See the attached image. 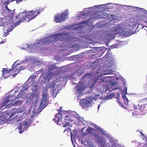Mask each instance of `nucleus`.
Here are the masks:
<instances>
[{
	"instance_id": "nucleus-1",
	"label": "nucleus",
	"mask_w": 147,
	"mask_h": 147,
	"mask_svg": "<svg viewBox=\"0 0 147 147\" xmlns=\"http://www.w3.org/2000/svg\"><path fill=\"white\" fill-rule=\"evenodd\" d=\"M95 127L98 129L97 131L102 136L100 137L98 134L95 135V138L98 140L100 147H124L119 144L117 140L103 129L97 126Z\"/></svg>"
},
{
	"instance_id": "nucleus-2",
	"label": "nucleus",
	"mask_w": 147,
	"mask_h": 147,
	"mask_svg": "<svg viewBox=\"0 0 147 147\" xmlns=\"http://www.w3.org/2000/svg\"><path fill=\"white\" fill-rule=\"evenodd\" d=\"M42 11V9L36 10L34 11H31L30 12V13L28 15L26 11H25L18 16H16L15 20L18 25L19 24L20 22H23L25 21L29 22L31 20L35 18Z\"/></svg>"
},
{
	"instance_id": "nucleus-3",
	"label": "nucleus",
	"mask_w": 147,
	"mask_h": 147,
	"mask_svg": "<svg viewBox=\"0 0 147 147\" xmlns=\"http://www.w3.org/2000/svg\"><path fill=\"white\" fill-rule=\"evenodd\" d=\"M68 36L66 33H61L58 34H55L51 36H47L43 40H40L38 44L40 45H47L49 43H53L54 42L59 40L63 41L66 40L67 41Z\"/></svg>"
},
{
	"instance_id": "nucleus-4",
	"label": "nucleus",
	"mask_w": 147,
	"mask_h": 147,
	"mask_svg": "<svg viewBox=\"0 0 147 147\" xmlns=\"http://www.w3.org/2000/svg\"><path fill=\"white\" fill-rule=\"evenodd\" d=\"M17 124L19 133L21 134L26 131L33 122V120H0V125L7 123H12V121Z\"/></svg>"
},
{
	"instance_id": "nucleus-5",
	"label": "nucleus",
	"mask_w": 147,
	"mask_h": 147,
	"mask_svg": "<svg viewBox=\"0 0 147 147\" xmlns=\"http://www.w3.org/2000/svg\"><path fill=\"white\" fill-rule=\"evenodd\" d=\"M74 116L76 119H84L83 117H80L78 114H76L74 115L71 113L66 111L61 114L60 112H59L55 115L54 118L53 119H71L72 117Z\"/></svg>"
},
{
	"instance_id": "nucleus-6",
	"label": "nucleus",
	"mask_w": 147,
	"mask_h": 147,
	"mask_svg": "<svg viewBox=\"0 0 147 147\" xmlns=\"http://www.w3.org/2000/svg\"><path fill=\"white\" fill-rule=\"evenodd\" d=\"M93 98L91 96L82 99L80 101V105L83 109L88 108L92 106L91 104L93 102Z\"/></svg>"
},
{
	"instance_id": "nucleus-7",
	"label": "nucleus",
	"mask_w": 147,
	"mask_h": 147,
	"mask_svg": "<svg viewBox=\"0 0 147 147\" xmlns=\"http://www.w3.org/2000/svg\"><path fill=\"white\" fill-rule=\"evenodd\" d=\"M67 9L65 11L64 13L61 14L58 13L54 16V20L56 23H61L65 21L67 19V16L68 13Z\"/></svg>"
},
{
	"instance_id": "nucleus-8",
	"label": "nucleus",
	"mask_w": 147,
	"mask_h": 147,
	"mask_svg": "<svg viewBox=\"0 0 147 147\" xmlns=\"http://www.w3.org/2000/svg\"><path fill=\"white\" fill-rule=\"evenodd\" d=\"M15 94L14 95L13 94H10L5 99V101L2 103V105H3V106L6 105L11 100V101L10 102H11V103L10 104V105H9V106H11V105H12L13 102H14L16 99V97L15 96Z\"/></svg>"
},
{
	"instance_id": "nucleus-9",
	"label": "nucleus",
	"mask_w": 147,
	"mask_h": 147,
	"mask_svg": "<svg viewBox=\"0 0 147 147\" xmlns=\"http://www.w3.org/2000/svg\"><path fill=\"white\" fill-rule=\"evenodd\" d=\"M47 92L43 93L42 95V99L40 102V106L41 108H44L47 105L48 98L47 97Z\"/></svg>"
},
{
	"instance_id": "nucleus-10",
	"label": "nucleus",
	"mask_w": 147,
	"mask_h": 147,
	"mask_svg": "<svg viewBox=\"0 0 147 147\" xmlns=\"http://www.w3.org/2000/svg\"><path fill=\"white\" fill-rule=\"evenodd\" d=\"M142 130L139 131L141 134V138L146 142L145 143H141L138 145V147H147V134L145 135L143 133Z\"/></svg>"
},
{
	"instance_id": "nucleus-11",
	"label": "nucleus",
	"mask_w": 147,
	"mask_h": 147,
	"mask_svg": "<svg viewBox=\"0 0 147 147\" xmlns=\"http://www.w3.org/2000/svg\"><path fill=\"white\" fill-rule=\"evenodd\" d=\"M57 125H62L63 127H66L68 126L69 122L68 120H65V121H62V120H53Z\"/></svg>"
},
{
	"instance_id": "nucleus-12",
	"label": "nucleus",
	"mask_w": 147,
	"mask_h": 147,
	"mask_svg": "<svg viewBox=\"0 0 147 147\" xmlns=\"http://www.w3.org/2000/svg\"><path fill=\"white\" fill-rule=\"evenodd\" d=\"M127 88L126 87L125 85V89L122 92L121 94L125 104L127 105H128V103L129 102V100L128 98L126 96V94H127Z\"/></svg>"
},
{
	"instance_id": "nucleus-13",
	"label": "nucleus",
	"mask_w": 147,
	"mask_h": 147,
	"mask_svg": "<svg viewBox=\"0 0 147 147\" xmlns=\"http://www.w3.org/2000/svg\"><path fill=\"white\" fill-rule=\"evenodd\" d=\"M138 109L141 112V114L144 115L146 113L147 111V104L141 105L140 106H139Z\"/></svg>"
},
{
	"instance_id": "nucleus-14",
	"label": "nucleus",
	"mask_w": 147,
	"mask_h": 147,
	"mask_svg": "<svg viewBox=\"0 0 147 147\" xmlns=\"http://www.w3.org/2000/svg\"><path fill=\"white\" fill-rule=\"evenodd\" d=\"M108 16H109L108 14L107 13H101L100 14H99V13H96L94 15V18L96 19L105 18H107Z\"/></svg>"
},
{
	"instance_id": "nucleus-15",
	"label": "nucleus",
	"mask_w": 147,
	"mask_h": 147,
	"mask_svg": "<svg viewBox=\"0 0 147 147\" xmlns=\"http://www.w3.org/2000/svg\"><path fill=\"white\" fill-rule=\"evenodd\" d=\"M6 68H3L2 76L4 78H7L10 76L9 73L11 72V69L7 70Z\"/></svg>"
},
{
	"instance_id": "nucleus-16",
	"label": "nucleus",
	"mask_w": 147,
	"mask_h": 147,
	"mask_svg": "<svg viewBox=\"0 0 147 147\" xmlns=\"http://www.w3.org/2000/svg\"><path fill=\"white\" fill-rule=\"evenodd\" d=\"M20 64H16V65H13L12 66V68L10 69H11V71H13V72H18L17 74H13V76H15L16 74H17L19 72V66Z\"/></svg>"
},
{
	"instance_id": "nucleus-17",
	"label": "nucleus",
	"mask_w": 147,
	"mask_h": 147,
	"mask_svg": "<svg viewBox=\"0 0 147 147\" xmlns=\"http://www.w3.org/2000/svg\"><path fill=\"white\" fill-rule=\"evenodd\" d=\"M22 100H16L15 102V103L13 104H12V105H11V106L13 105L16 106H19L22 104Z\"/></svg>"
},
{
	"instance_id": "nucleus-18",
	"label": "nucleus",
	"mask_w": 147,
	"mask_h": 147,
	"mask_svg": "<svg viewBox=\"0 0 147 147\" xmlns=\"http://www.w3.org/2000/svg\"><path fill=\"white\" fill-rule=\"evenodd\" d=\"M94 131V129L92 127H89L86 130V132L87 134H91L93 133Z\"/></svg>"
},
{
	"instance_id": "nucleus-19",
	"label": "nucleus",
	"mask_w": 147,
	"mask_h": 147,
	"mask_svg": "<svg viewBox=\"0 0 147 147\" xmlns=\"http://www.w3.org/2000/svg\"><path fill=\"white\" fill-rule=\"evenodd\" d=\"M91 76V74L90 73H87L84 75L82 78L83 79H85V80L88 79L90 78Z\"/></svg>"
},
{
	"instance_id": "nucleus-20",
	"label": "nucleus",
	"mask_w": 147,
	"mask_h": 147,
	"mask_svg": "<svg viewBox=\"0 0 147 147\" xmlns=\"http://www.w3.org/2000/svg\"><path fill=\"white\" fill-rule=\"evenodd\" d=\"M13 110H14V111H13L11 114V116L9 118V119L14 115L16 113H18V109L16 108L13 109Z\"/></svg>"
},
{
	"instance_id": "nucleus-21",
	"label": "nucleus",
	"mask_w": 147,
	"mask_h": 147,
	"mask_svg": "<svg viewBox=\"0 0 147 147\" xmlns=\"http://www.w3.org/2000/svg\"><path fill=\"white\" fill-rule=\"evenodd\" d=\"M114 96V94H110L108 96H106L105 98V99L106 100H108L109 99H110L112 98V97Z\"/></svg>"
},
{
	"instance_id": "nucleus-22",
	"label": "nucleus",
	"mask_w": 147,
	"mask_h": 147,
	"mask_svg": "<svg viewBox=\"0 0 147 147\" xmlns=\"http://www.w3.org/2000/svg\"><path fill=\"white\" fill-rule=\"evenodd\" d=\"M28 87L27 85H26L25 86H24L23 87L22 89V91L23 92V91L25 90H28Z\"/></svg>"
},
{
	"instance_id": "nucleus-23",
	"label": "nucleus",
	"mask_w": 147,
	"mask_h": 147,
	"mask_svg": "<svg viewBox=\"0 0 147 147\" xmlns=\"http://www.w3.org/2000/svg\"><path fill=\"white\" fill-rule=\"evenodd\" d=\"M21 116L20 115H18L16 116L12 119H22Z\"/></svg>"
},
{
	"instance_id": "nucleus-24",
	"label": "nucleus",
	"mask_w": 147,
	"mask_h": 147,
	"mask_svg": "<svg viewBox=\"0 0 147 147\" xmlns=\"http://www.w3.org/2000/svg\"><path fill=\"white\" fill-rule=\"evenodd\" d=\"M55 86V84L52 82L49 84V88H53Z\"/></svg>"
},
{
	"instance_id": "nucleus-25",
	"label": "nucleus",
	"mask_w": 147,
	"mask_h": 147,
	"mask_svg": "<svg viewBox=\"0 0 147 147\" xmlns=\"http://www.w3.org/2000/svg\"><path fill=\"white\" fill-rule=\"evenodd\" d=\"M117 96H118V98L117 99V101L118 102V103L119 104V105H121V102H120V99L119 98V93L118 92L117 94Z\"/></svg>"
},
{
	"instance_id": "nucleus-26",
	"label": "nucleus",
	"mask_w": 147,
	"mask_h": 147,
	"mask_svg": "<svg viewBox=\"0 0 147 147\" xmlns=\"http://www.w3.org/2000/svg\"><path fill=\"white\" fill-rule=\"evenodd\" d=\"M22 93H19L16 96V97L15 96L16 98H16H19L20 97H22Z\"/></svg>"
},
{
	"instance_id": "nucleus-27",
	"label": "nucleus",
	"mask_w": 147,
	"mask_h": 147,
	"mask_svg": "<svg viewBox=\"0 0 147 147\" xmlns=\"http://www.w3.org/2000/svg\"><path fill=\"white\" fill-rule=\"evenodd\" d=\"M19 72L20 71L23 70L24 69V66H19Z\"/></svg>"
},
{
	"instance_id": "nucleus-28",
	"label": "nucleus",
	"mask_w": 147,
	"mask_h": 147,
	"mask_svg": "<svg viewBox=\"0 0 147 147\" xmlns=\"http://www.w3.org/2000/svg\"><path fill=\"white\" fill-rule=\"evenodd\" d=\"M38 86L36 85H35L34 86V88L33 89V90H36L38 89Z\"/></svg>"
},
{
	"instance_id": "nucleus-29",
	"label": "nucleus",
	"mask_w": 147,
	"mask_h": 147,
	"mask_svg": "<svg viewBox=\"0 0 147 147\" xmlns=\"http://www.w3.org/2000/svg\"><path fill=\"white\" fill-rule=\"evenodd\" d=\"M77 87L78 88L77 90H78L81 91L82 89V88H80V87H79L78 86H77Z\"/></svg>"
},
{
	"instance_id": "nucleus-30",
	"label": "nucleus",
	"mask_w": 147,
	"mask_h": 147,
	"mask_svg": "<svg viewBox=\"0 0 147 147\" xmlns=\"http://www.w3.org/2000/svg\"><path fill=\"white\" fill-rule=\"evenodd\" d=\"M22 0H16V3H18L22 1Z\"/></svg>"
},
{
	"instance_id": "nucleus-31",
	"label": "nucleus",
	"mask_w": 147,
	"mask_h": 147,
	"mask_svg": "<svg viewBox=\"0 0 147 147\" xmlns=\"http://www.w3.org/2000/svg\"><path fill=\"white\" fill-rule=\"evenodd\" d=\"M5 8L7 9H8V8L7 7V5H5Z\"/></svg>"
},
{
	"instance_id": "nucleus-32",
	"label": "nucleus",
	"mask_w": 147,
	"mask_h": 147,
	"mask_svg": "<svg viewBox=\"0 0 147 147\" xmlns=\"http://www.w3.org/2000/svg\"><path fill=\"white\" fill-rule=\"evenodd\" d=\"M111 76H106V77H105L104 78H103L104 79H107V78H111Z\"/></svg>"
},
{
	"instance_id": "nucleus-33",
	"label": "nucleus",
	"mask_w": 147,
	"mask_h": 147,
	"mask_svg": "<svg viewBox=\"0 0 147 147\" xmlns=\"http://www.w3.org/2000/svg\"><path fill=\"white\" fill-rule=\"evenodd\" d=\"M62 107H60V109L58 110L57 111H59V112H60V111H61V109Z\"/></svg>"
},
{
	"instance_id": "nucleus-34",
	"label": "nucleus",
	"mask_w": 147,
	"mask_h": 147,
	"mask_svg": "<svg viewBox=\"0 0 147 147\" xmlns=\"http://www.w3.org/2000/svg\"><path fill=\"white\" fill-rule=\"evenodd\" d=\"M7 10L8 11V12H11V11L9 9V8L8 9H7Z\"/></svg>"
},
{
	"instance_id": "nucleus-35",
	"label": "nucleus",
	"mask_w": 147,
	"mask_h": 147,
	"mask_svg": "<svg viewBox=\"0 0 147 147\" xmlns=\"http://www.w3.org/2000/svg\"><path fill=\"white\" fill-rule=\"evenodd\" d=\"M3 107V105H0V109H1Z\"/></svg>"
},
{
	"instance_id": "nucleus-36",
	"label": "nucleus",
	"mask_w": 147,
	"mask_h": 147,
	"mask_svg": "<svg viewBox=\"0 0 147 147\" xmlns=\"http://www.w3.org/2000/svg\"><path fill=\"white\" fill-rule=\"evenodd\" d=\"M109 54H110L109 53H107V54L106 55V56H107V57H109Z\"/></svg>"
},
{
	"instance_id": "nucleus-37",
	"label": "nucleus",
	"mask_w": 147,
	"mask_h": 147,
	"mask_svg": "<svg viewBox=\"0 0 147 147\" xmlns=\"http://www.w3.org/2000/svg\"><path fill=\"white\" fill-rule=\"evenodd\" d=\"M87 23V22L86 21H84L83 22V23L84 24H86Z\"/></svg>"
},
{
	"instance_id": "nucleus-38",
	"label": "nucleus",
	"mask_w": 147,
	"mask_h": 147,
	"mask_svg": "<svg viewBox=\"0 0 147 147\" xmlns=\"http://www.w3.org/2000/svg\"><path fill=\"white\" fill-rule=\"evenodd\" d=\"M12 30V29H10L9 30V29H8V30H7V32H9V31H11Z\"/></svg>"
},
{
	"instance_id": "nucleus-39",
	"label": "nucleus",
	"mask_w": 147,
	"mask_h": 147,
	"mask_svg": "<svg viewBox=\"0 0 147 147\" xmlns=\"http://www.w3.org/2000/svg\"><path fill=\"white\" fill-rule=\"evenodd\" d=\"M140 10L142 11H145V10L143 8H140Z\"/></svg>"
},
{
	"instance_id": "nucleus-40",
	"label": "nucleus",
	"mask_w": 147,
	"mask_h": 147,
	"mask_svg": "<svg viewBox=\"0 0 147 147\" xmlns=\"http://www.w3.org/2000/svg\"><path fill=\"white\" fill-rule=\"evenodd\" d=\"M71 140L72 141V142H73L72 136V135H71Z\"/></svg>"
},
{
	"instance_id": "nucleus-41",
	"label": "nucleus",
	"mask_w": 147,
	"mask_h": 147,
	"mask_svg": "<svg viewBox=\"0 0 147 147\" xmlns=\"http://www.w3.org/2000/svg\"><path fill=\"white\" fill-rule=\"evenodd\" d=\"M36 43H34L33 44V46H34L35 45H36ZM31 46H32V45H31Z\"/></svg>"
},
{
	"instance_id": "nucleus-42",
	"label": "nucleus",
	"mask_w": 147,
	"mask_h": 147,
	"mask_svg": "<svg viewBox=\"0 0 147 147\" xmlns=\"http://www.w3.org/2000/svg\"><path fill=\"white\" fill-rule=\"evenodd\" d=\"M4 42H3V41H1L0 42V44H2V43H3Z\"/></svg>"
},
{
	"instance_id": "nucleus-43",
	"label": "nucleus",
	"mask_w": 147,
	"mask_h": 147,
	"mask_svg": "<svg viewBox=\"0 0 147 147\" xmlns=\"http://www.w3.org/2000/svg\"><path fill=\"white\" fill-rule=\"evenodd\" d=\"M30 46H31L30 45H29V46H28V47L30 48H31V47H30Z\"/></svg>"
},
{
	"instance_id": "nucleus-44",
	"label": "nucleus",
	"mask_w": 147,
	"mask_h": 147,
	"mask_svg": "<svg viewBox=\"0 0 147 147\" xmlns=\"http://www.w3.org/2000/svg\"><path fill=\"white\" fill-rule=\"evenodd\" d=\"M147 100V98H146L143 99V100Z\"/></svg>"
},
{
	"instance_id": "nucleus-45",
	"label": "nucleus",
	"mask_w": 147,
	"mask_h": 147,
	"mask_svg": "<svg viewBox=\"0 0 147 147\" xmlns=\"http://www.w3.org/2000/svg\"><path fill=\"white\" fill-rule=\"evenodd\" d=\"M81 15H82L83 16H84V14H81Z\"/></svg>"
},
{
	"instance_id": "nucleus-46",
	"label": "nucleus",
	"mask_w": 147,
	"mask_h": 147,
	"mask_svg": "<svg viewBox=\"0 0 147 147\" xmlns=\"http://www.w3.org/2000/svg\"><path fill=\"white\" fill-rule=\"evenodd\" d=\"M146 23L147 24V22H146Z\"/></svg>"
},
{
	"instance_id": "nucleus-47",
	"label": "nucleus",
	"mask_w": 147,
	"mask_h": 147,
	"mask_svg": "<svg viewBox=\"0 0 147 147\" xmlns=\"http://www.w3.org/2000/svg\"><path fill=\"white\" fill-rule=\"evenodd\" d=\"M100 107V105H99L98 106V108L99 107Z\"/></svg>"
},
{
	"instance_id": "nucleus-48",
	"label": "nucleus",
	"mask_w": 147,
	"mask_h": 147,
	"mask_svg": "<svg viewBox=\"0 0 147 147\" xmlns=\"http://www.w3.org/2000/svg\"><path fill=\"white\" fill-rule=\"evenodd\" d=\"M73 121V120H71V121Z\"/></svg>"
},
{
	"instance_id": "nucleus-49",
	"label": "nucleus",
	"mask_w": 147,
	"mask_h": 147,
	"mask_svg": "<svg viewBox=\"0 0 147 147\" xmlns=\"http://www.w3.org/2000/svg\"><path fill=\"white\" fill-rule=\"evenodd\" d=\"M83 88V87H82L81 88Z\"/></svg>"
},
{
	"instance_id": "nucleus-50",
	"label": "nucleus",
	"mask_w": 147,
	"mask_h": 147,
	"mask_svg": "<svg viewBox=\"0 0 147 147\" xmlns=\"http://www.w3.org/2000/svg\"><path fill=\"white\" fill-rule=\"evenodd\" d=\"M74 147H75V146H74Z\"/></svg>"
}]
</instances>
